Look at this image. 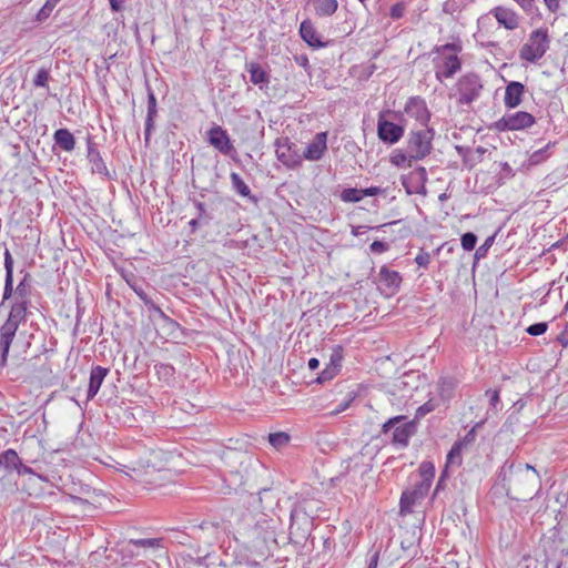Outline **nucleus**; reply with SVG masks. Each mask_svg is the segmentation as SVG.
<instances>
[{
  "label": "nucleus",
  "mask_w": 568,
  "mask_h": 568,
  "mask_svg": "<svg viewBox=\"0 0 568 568\" xmlns=\"http://www.w3.org/2000/svg\"><path fill=\"white\" fill-rule=\"evenodd\" d=\"M498 477L503 481L507 496L516 500H530L541 488L539 473L529 464L506 462Z\"/></svg>",
  "instance_id": "nucleus-1"
},
{
  "label": "nucleus",
  "mask_w": 568,
  "mask_h": 568,
  "mask_svg": "<svg viewBox=\"0 0 568 568\" xmlns=\"http://www.w3.org/2000/svg\"><path fill=\"white\" fill-rule=\"evenodd\" d=\"M403 114L394 110H382L377 120V136L385 143L393 145L404 135L405 125Z\"/></svg>",
  "instance_id": "nucleus-2"
},
{
  "label": "nucleus",
  "mask_w": 568,
  "mask_h": 568,
  "mask_svg": "<svg viewBox=\"0 0 568 568\" xmlns=\"http://www.w3.org/2000/svg\"><path fill=\"white\" fill-rule=\"evenodd\" d=\"M254 535L253 547L262 557H268L273 549L277 547L276 525L273 519L264 517L256 521L252 529Z\"/></svg>",
  "instance_id": "nucleus-3"
},
{
  "label": "nucleus",
  "mask_w": 568,
  "mask_h": 568,
  "mask_svg": "<svg viewBox=\"0 0 568 568\" xmlns=\"http://www.w3.org/2000/svg\"><path fill=\"white\" fill-rule=\"evenodd\" d=\"M550 37L547 28H539L530 32L528 41L519 50V58L536 63L549 50Z\"/></svg>",
  "instance_id": "nucleus-4"
},
{
  "label": "nucleus",
  "mask_w": 568,
  "mask_h": 568,
  "mask_svg": "<svg viewBox=\"0 0 568 568\" xmlns=\"http://www.w3.org/2000/svg\"><path fill=\"white\" fill-rule=\"evenodd\" d=\"M435 131L433 128L424 126V129L413 130L407 139V150L409 156L414 160H423L430 154L433 150V140Z\"/></svg>",
  "instance_id": "nucleus-5"
},
{
  "label": "nucleus",
  "mask_w": 568,
  "mask_h": 568,
  "mask_svg": "<svg viewBox=\"0 0 568 568\" xmlns=\"http://www.w3.org/2000/svg\"><path fill=\"white\" fill-rule=\"evenodd\" d=\"M290 540L296 545L304 544L313 529L314 519L302 507H294L290 514Z\"/></svg>",
  "instance_id": "nucleus-6"
},
{
  "label": "nucleus",
  "mask_w": 568,
  "mask_h": 568,
  "mask_svg": "<svg viewBox=\"0 0 568 568\" xmlns=\"http://www.w3.org/2000/svg\"><path fill=\"white\" fill-rule=\"evenodd\" d=\"M459 104H470L477 100L484 88L480 77L475 72L462 75L456 83Z\"/></svg>",
  "instance_id": "nucleus-7"
},
{
  "label": "nucleus",
  "mask_w": 568,
  "mask_h": 568,
  "mask_svg": "<svg viewBox=\"0 0 568 568\" xmlns=\"http://www.w3.org/2000/svg\"><path fill=\"white\" fill-rule=\"evenodd\" d=\"M276 158L287 169H298L302 166V155L297 145L287 136L277 138L274 142Z\"/></svg>",
  "instance_id": "nucleus-8"
},
{
  "label": "nucleus",
  "mask_w": 568,
  "mask_h": 568,
  "mask_svg": "<svg viewBox=\"0 0 568 568\" xmlns=\"http://www.w3.org/2000/svg\"><path fill=\"white\" fill-rule=\"evenodd\" d=\"M536 123L532 114L526 111L506 113L493 124V128L499 132L518 131L531 128Z\"/></svg>",
  "instance_id": "nucleus-9"
},
{
  "label": "nucleus",
  "mask_w": 568,
  "mask_h": 568,
  "mask_svg": "<svg viewBox=\"0 0 568 568\" xmlns=\"http://www.w3.org/2000/svg\"><path fill=\"white\" fill-rule=\"evenodd\" d=\"M435 77L438 81L453 78L462 69V61L457 54H436L433 58Z\"/></svg>",
  "instance_id": "nucleus-10"
},
{
  "label": "nucleus",
  "mask_w": 568,
  "mask_h": 568,
  "mask_svg": "<svg viewBox=\"0 0 568 568\" xmlns=\"http://www.w3.org/2000/svg\"><path fill=\"white\" fill-rule=\"evenodd\" d=\"M207 141L222 154L235 159V155L237 154L236 149L234 148L227 131L222 126L214 124L207 131Z\"/></svg>",
  "instance_id": "nucleus-11"
},
{
  "label": "nucleus",
  "mask_w": 568,
  "mask_h": 568,
  "mask_svg": "<svg viewBox=\"0 0 568 568\" xmlns=\"http://www.w3.org/2000/svg\"><path fill=\"white\" fill-rule=\"evenodd\" d=\"M405 113L414 118L422 126H428L432 113L422 97H410L404 108Z\"/></svg>",
  "instance_id": "nucleus-12"
},
{
  "label": "nucleus",
  "mask_w": 568,
  "mask_h": 568,
  "mask_svg": "<svg viewBox=\"0 0 568 568\" xmlns=\"http://www.w3.org/2000/svg\"><path fill=\"white\" fill-rule=\"evenodd\" d=\"M19 325L12 324L9 321H4V323L0 326V366L4 367L7 365L10 347L12 342L17 335Z\"/></svg>",
  "instance_id": "nucleus-13"
},
{
  "label": "nucleus",
  "mask_w": 568,
  "mask_h": 568,
  "mask_svg": "<svg viewBox=\"0 0 568 568\" xmlns=\"http://www.w3.org/2000/svg\"><path fill=\"white\" fill-rule=\"evenodd\" d=\"M429 488L430 486L427 484L418 481L414 485L413 489L403 491L399 500L400 514L410 513L415 503L423 499L427 495Z\"/></svg>",
  "instance_id": "nucleus-14"
},
{
  "label": "nucleus",
  "mask_w": 568,
  "mask_h": 568,
  "mask_svg": "<svg viewBox=\"0 0 568 568\" xmlns=\"http://www.w3.org/2000/svg\"><path fill=\"white\" fill-rule=\"evenodd\" d=\"M427 182L426 169L419 166L413 170L407 176H403L402 183L408 194H425Z\"/></svg>",
  "instance_id": "nucleus-15"
},
{
  "label": "nucleus",
  "mask_w": 568,
  "mask_h": 568,
  "mask_svg": "<svg viewBox=\"0 0 568 568\" xmlns=\"http://www.w3.org/2000/svg\"><path fill=\"white\" fill-rule=\"evenodd\" d=\"M129 285L132 287L134 293L139 296V298L143 302V304L148 307L149 312H153L156 314L165 324L170 325L173 328L180 327L179 323L171 317H169L159 305L154 303V301L145 293L143 287L136 282H129Z\"/></svg>",
  "instance_id": "nucleus-16"
},
{
  "label": "nucleus",
  "mask_w": 568,
  "mask_h": 568,
  "mask_svg": "<svg viewBox=\"0 0 568 568\" xmlns=\"http://www.w3.org/2000/svg\"><path fill=\"white\" fill-rule=\"evenodd\" d=\"M87 159L91 163L92 173L110 179V172L98 150L97 143L93 141L91 135L87 138Z\"/></svg>",
  "instance_id": "nucleus-17"
},
{
  "label": "nucleus",
  "mask_w": 568,
  "mask_h": 568,
  "mask_svg": "<svg viewBox=\"0 0 568 568\" xmlns=\"http://www.w3.org/2000/svg\"><path fill=\"white\" fill-rule=\"evenodd\" d=\"M327 150V132H318L314 139L307 144L303 152L302 160L318 161L323 158Z\"/></svg>",
  "instance_id": "nucleus-18"
},
{
  "label": "nucleus",
  "mask_w": 568,
  "mask_h": 568,
  "mask_svg": "<svg viewBox=\"0 0 568 568\" xmlns=\"http://www.w3.org/2000/svg\"><path fill=\"white\" fill-rule=\"evenodd\" d=\"M417 432V422L415 419L397 425L392 434V444L394 446L405 448L409 444V439Z\"/></svg>",
  "instance_id": "nucleus-19"
},
{
  "label": "nucleus",
  "mask_w": 568,
  "mask_h": 568,
  "mask_svg": "<svg viewBox=\"0 0 568 568\" xmlns=\"http://www.w3.org/2000/svg\"><path fill=\"white\" fill-rule=\"evenodd\" d=\"M526 88L521 82L510 81L506 85L504 103L507 109H515L523 102Z\"/></svg>",
  "instance_id": "nucleus-20"
},
{
  "label": "nucleus",
  "mask_w": 568,
  "mask_h": 568,
  "mask_svg": "<svg viewBox=\"0 0 568 568\" xmlns=\"http://www.w3.org/2000/svg\"><path fill=\"white\" fill-rule=\"evenodd\" d=\"M30 306L31 301L14 298L11 303L7 321L20 326V324L24 323L31 314Z\"/></svg>",
  "instance_id": "nucleus-21"
},
{
  "label": "nucleus",
  "mask_w": 568,
  "mask_h": 568,
  "mask_svg": "<svg viewBox=\"0 0 568 568\" xmlns=\"http://www.w3.org/2000/svg\"><path fill=\"white\" fill-rule=\"evenodd\" d=\"M110 369L100 365L93 366L90 372L89 386L87 390V400H91L98 394L104 378Z\"/></svg>",
  "instance_id": "nucleus-22"
},
{
  "label": "nucleus",
  "mask_w": 568,
  "mask_h": 568,
  "mask_svg": "<svg viewBox=\"0 0 568 568\" xmlns=\"http://www.w3.org/2000/svg\"><path fill=\"white\" fill-rule=\"evenodd\" d=\"M301 38L312 48L321 49L327 45L317 33L311 20H304L300 26Z\"/></svg>",
  "instance_id": "nucleus-23"
},
{
  "label": "nucleus",
  "mask_w": 568,
  "mask_h": 568,
  "mask_svg": "<svg viewBox=\"0 0 568 568\" xmlns=\"http://www.w3.org/2000/svg\"><path fill=\"white\" fill-rule=\"evenodd\" d=\"M158 115L156 98L153 90L148 87V113L145 119L144 140L148 144L154 129L155 118Z\"/></svg>",
  "instance_id": "nucleus-24"
},
{
  "label": "nucleus",
  "mask_w": 568,
  "mask_h": 568,
  "mask_svg": "<svg viewBox=\"0 0 568 568\" xmlns=\"http://www.w3.org/2000/svg\"><path fill=\"white\" fill-rule=\"evenodd\" d=\"M378 281L389 294H394L400 286L402 276L397 271H392L384 265L379 270Z\"/></svg>",
  "instance_id": "nucleus-25"
},
{
  "label": "nucleus",
  "mask_w": 568,
  "mask_h": 568,
  "mask_svg": "<svg viewBox=\"0 0 568 568\" xmlns=\"http://www.w3.org/2000/svg\"><path fill=\"white\" fill-rule=\"evenodd\" d=\"M495 19L499 24L505 27L507 30H515L519 26V19L517 13L508 8L496 7L491 10Z\"/></svg>",
  "instance_id": "nucleus-26"
},
{
  "label": "nucleus",
  "mask_w": 568,
  "mask_h": 568,
  "mask_svg": "<svg viewBox=\"0 0 568 568\" xmlns=\"http://www.w3.org/2000/svg\"><path fill=\"white\" fill-rule=\"evenodd\" d=\"M192 537L196 539H216L220 524L216 521H203L199 526H192Z\"/></svg>",
  "instance_id": "nucleus-27"
},
{
  "label": "nucleus",
  "mask_w": 568,
  "mask_h": 568,
  "mask_svg": "<svg viewBox=\"0 0 568 568\" xmlns=\"http://www.w3.org/2000/svg\"><path fill=\"white\" fill-rule=\"evenodd\" d=\"M455 149L457 153L463 158V164L468 169H473L475 165L480 163L483 161L484 154L487 152L486 148L477 146L475 152L478 153V158H475V155L471 154V150L469 148L456 145Z\"/></svg>",
  "instance_id": "nucleus-28"
},
{
  "label": "nucleus",
  "mask_w": 568,
  "mask_h": 568,
  "mask_svg": "<svg viewBox=\"0 0 568 568\" xmlns=\"http://www.w3.org/2000/svg\"><path fill=\"white\" fill-rule=\"evenodd\" d=\"M247 72L250 73V80L253 84L258 85L260 89L267 88L270 83V75L260 63H248Z\"/></svg>",
  "instance_id": "nucleus-29"
},
{
  "label": "nucleus",
  "mask_w": 568,
  "mask_h": 568,
  "mask_svg": "<svg viewBox=\"0 0 568 568\" xmlns=\"http://www.w3.org/2000/svg\"><path fill=\"white\" fill-rule=\"evenodd\" d=\"M53 141L57 146L65 152H71L75 148L74 135L65 128L55 130L53 133Z\"/></svg>",
  "instance_id": "nucleus-30"
},
{
  "label": "nucleus",
  "mask_w": 568,
  "mask_h": 568,
  "mask_svg": "<svg viewBox=\"0 0 568 568\" xmlns=\"http://www.w3.org/2000/svg\"><path fill=\"white\" fill-rule=\"evenodd\" d=\"M232 189L243 197L248 199L252 203L256 204L258 202V197L251 193L248 185L243 181L240 174L232 172L230 174Z\"/></svg>",
  "instance_id": "nucleus-31"
},
{
  "label": "nucleus",
  "mask_w": 568,
  "mask_h": 568,
  "mask_svg": "<svg viewBox=\"0 0 568 568\" xmlns=\"http://www.w3.org/2000/svg\"><path fill=\"white\" fill-rule=\"evenodd\" d=\"M18 465H21V458L14 449L9 448L0 453V467H3L8 473L16 470Z\"/></svg>",
  "instance_id": "nucleus-32"
},
{
  "label": "nucleus",
  "mask_w": 568,
  "mask_h": 568,
  "mask_svg": "<svg viewBox=\"0 0 568 568\" xmlns=\"http://www.w3.org/2000/svg\"><path fill=\"white\" fill-rule=\"evenodd\" d=\"M278 498L274 490L263 488L258 491V503L262 511L272 510L277 505Z\"/></svg>",
  "instance_id": "nucleus-33"
},
{
  "label": "nucleus",
  "mask_w": 568,
  "mask_h": 568,
  "mask_svg": "<svg viewBox=\"0 0 568 568\" xmlns=\"http://www.w3.org/2000/svg\"><path fill=\"white\" fill-rule=\"evenodd\" d=\"M337 8V0H314V10L318 17H331Z\"/></svg>",
  "instance_id": "nucleus-34"
},
{
  "label": "nucleus",
  "mask_w": 568,
  "mask_h": 568,
  "mask_svg": "<svg viewBox=\"0 0 568 568\" xmlns=\"http://www.w3.org/2000/svg\"><path fill=\"white\" fill-rule=\"evenodd\" d=\"M30 293H31V274L29 272H26L22 280L19 282V284L16 287L14 298L31 301Z\"/></svg>",
  "instance_id": "nucleus-35"
},
{
  "label": "nucleus",
  "mask_w": 568,
  "mask_h": 568,
  "mask_svg": "<svg viewBox=\"0 0 568 568\" xmlns=\"http://www.w3.org/2000/svg\"><path fill=\"white\" fill-rule=\"evenodd\" d=\"M220 566L225 568H257L258 564L256 561H252L246 557H236L231 561L221 560L219 562Z\"/></svg>",
  "instance_id": "nucleus-36"
},
{
  "label": "nucleus",
  "mask_w": 568,
  "mask_h": 568,
  "mask_svg": "<svg viewBox=\"0 0 568 568\" xmlns=\"http://www.w3.org/2000/svg\"><path fill=\"white\" fill-rule=\"evenodd\" d=\"M462 443H454L450 450L447 454L445 468L448 470L449 465H462Z\"/></svg>",
  "instance_id": "nucleus-37"
},
{
  "label": "nucleus",
  "mask_w": 568,
  "mask_h": 568,
  "mask_svg": "<svg viewBox=\"0 0 568 568\" xmlns=\"http://www.w3.org/2000/svg\"><path fill=\"white\" fill-rule=\"evenodd\" d=\"M363 197L362 189L356 187L344 189L339 194V199L346 203H356L359 202Z\"/></svg>",
  "instance_id": "nucleus-38"
},
{
  "label": "nucleus",
  "mask_w": 568,
  "mask_h": 568,
  "mask_svg": "<svg viewBox=\"0 0 568 568\" xmlns=\"http://www.w3.org/2000/svg\"><path fill=\"white\" fill-rule=\"evenodd\" d=\"M420 483L432 485V480L435 476V466L430 462H424L419 466Z\"/></svg>",
  "instance_id": "nucleus-39"
},
{
  "label": "nucleus",
  "mask_w": 568,
  "mask_h": 568,
  "mask_svg": "<svg viewBox=\"0 0 568 568\" xmlns=\"http://www.w3.org/2000/svg\"><path fill=\"white\" fill-rule=\"evenodd\" d=\"M193 204L197 210V219L202 221L203 225H209L213 220L212 213L207 210L206 204L200 200L194 199Z\"/></svg>",
  "instance_id": "nucleus-40"
},
{
  "label": "nucleus",
  "mask_w": 568,
  "mask_h": 568,
  "mask_svg": "<svg viewBox=\"0 0 568 568\" xmlns=\"http://www.w3.org/2000/svg\"><path fill=\"white\" fill-rule=\"evenodd\" d=\"M344 359V348L341 345H335L329 356V363L327 365L333 368L341 371L342 363Z\"/></svg>",
  "instance_id": "nucleus-41"
},
{
  "label": "nucleus",
  "mask_w": 568,
  "mask_h": 568,
  "mask_svg": "<svg viewBox=\"0 0 568 568\" xmlns=\"http://www.w3.org/2000/svg\"><path fill=\"white\" fill-rule=\"evenodd\" d=\"M268 443L275 448H282L290 443V435L284 432L268 434Z\"/></svg>",
  "instance_id": "nucleus-42"
},
{
  "label": "nucleus",
  "mask_w": 568,
  "mask_h": 568,
  "mask_svg": "<svg viewBox=\"0 0 568 568\" xmlns=\"http://www.w3.org/2000/svg\"><path fill=\"white\" fill-rule=\"evenodd\" d=\"M552 145H555V142L554 143L549 142L544 148L532 152L531 155L529 156L530 164L536 165V164H539L540 162H542L544 160H546L549 156L548 151Z\"/></svg>",
  "instance_id": "nucleus-43"
},
{
  "label": "nucleus",
  "mask_w": 568,
  "mask_h": 568,
  "mask_svg": "<svg viewBox=\"0 0 568 568\" xmlns=\"http://www.w3.org/2000/svg\"><path fill=\"white\" fill-rule=\"evenodd\" d=\"M154 368L161 379H164L165 382L173 379L175 369L172 365L160 363L156 364Z\"/></svg>",
  "instance_id": "nucleus-44"
},
{
  "label": "nucleus",
  "mask_w": 568,
  "mask_h": 568,
  "mask_svg": "<svg viewBox=\"0 0 568 568\" xmlns=\"http://www.w3.org/2000/svg\"><path fill=\"white\" fill-rule=\"evenodd\" d=\"M438 406V403L434 400L433 398L428 399L426 403H424L422 406H419L416 409L415 413V420H418L423 417H425L427 414L434 412Z\"/></svg>",
  "instance_id": "nucleus-45"
},
{
  "label": "nucleus",
  "mask_w": 568,
  "mask_h": 568,
  "mask_svg": "<svg viewBox=\"0 0 568 568\" xmlns=\"http://www.w3.org/2000/svg\"><path fill=\"white\" fill-rule=\"evenodd\" d=\"M439 393L442 397H449L456 386V382L452 377H444L438 383Z\"/></svg>",
  "instance_id": "nucleus-46"
},
{
  "label": "nucleus",
  "mask_w": 568,
  "mask_h": 568,
  "mask_svg": "<svg viewBox=\"0 0 568 568\" xmlns=\"http://www.w3.org/2000/svg\"><path fill=\"white\" fill-rule=\"evenodd\" d=\"M50 79V70L47 68H40L33 79V85L37 88H48Z\"/></svg>",
  "instance_id": "nucleus-47"
},
{
  "label": "nucleus",
  "mask_w": 568,
  "mask_h": 568,
  "mask_svg": "<svg viewBox=\"0 0 568 568\" xmlns=\"http://www.w3.org/2000/svg\"><path fill=\"white\" fill-rule=\"evenodd\" d=\"M460 243L465 251H473L477 244V235L473 232H466L462 235Z\"/></svg>",
  "instance_id": "nucleus-48"
},
{
  "label": "nucleus",
  "mask_w": 568,
  "mask_h": 568,
  "mask_svg": "<svg viewBox=\"0 0 568 568\" xmlns=\"http://www.w3.org/2000/svg\"><path fill=\"white\" fill-rule=\"evenodd\" d=\"M405 419H406L405 415H398V416H394V417L387 419L382 425L381 434H383V435L388 434L393 428H395L399 423L404 422Z\"/></svg>",
  "instance_id": "nucleus-49"
},
{
  "label": "nucleus",
  "mask_w": 568,
  "mask_h": 568,
  "mask_svg": "<svg viewBox=\"0 0 568 568\" xmlns=\"http://www.w3.org/2000/svg\"><path fill=\"white\" fill-rule=\"evenodd\" d=\"M496 234H493L491 236H488L485 242L476 250L475 252V258L480 260L486 257L488 250L491 247V245L495 242Z\"/></svg>",
  "instance_id": "nucleus-50"
},
{
  "label": "nucleus",
  "mask_w": 568,
  "mask_h": 568,
  "mask_svg": "<svg viewBox=\"0 0 568 568\" xmlns=\"http://www.w3.org/2000/svg\"><path fill=\"white\" fill-rule=\"evenodd\" d=\"M161 539L160 538H146V539H131L129 541L130 545L135 547H158L160 546Z\"/></svg>",
  "instance_id": "nucleus-51"
},
{
  "label": "nucleus",
  "mask_w": 568,
  "mask_h": 568,
  "mask_svg": "<svg viewBox=\"0 0 568 568\" xmlns=\"http://www.w3.org/2000/svg\"><path fill=\"white\" fill-rule=\"evenodd\" d=\"M14 292L13 276L6 275L1 305H3L6 301L10 300L14 295Z\"/></svg>",
  "instance_id": "nucleus-52"
},
{
  "label": "nucleus",
  "mask_w": 568,
  "mask_h": 568,
  "mask_svg": "<svg viewBox=\"0 0 568 568\" xmlns=\"http://www.w3.org/2000/svg\"><path fill=\"white\" fill-rule=\"evenodd\" d=\"M547 329H548V323L539 322V323L529 325L526 328V332H527V334H529L531 336H539V335L545 334L547 332Z\"/></svg>",
  "instance_id": "nucleus-53"
},
{
  "label": "nucleus",
  "mask_w": 568,
  "mask_h": 568,
  "mask_svg": "<svg viewBox=\"0 0 568 568\" xmlns=\"http://www.w3.org/2000/svg\"><path fill=\"white\" fill-rule=\"evenodd\" d=\"M462 50V47L457 43H446L443 45H436L432 50L430 54H445L447 51L458 52Z\"/></svg>",
  "instance_id": "nucleus-54"
},
{
  "label": "nucleus",
  "mask_w": 568,
  "mask_h": 568,
  "mask_svg": "<svg viewBox=\"0 0 568 568\" xmlns=\"http://www.w3.org/2000/svg\"><path fill=\"white\" fill-rule=\"evenodd\" d=\"M338 373L339 371L333 368L329 365H326L325 369L320 374L316 381L317 383L322 384L326 381L333 379Z\"/></svg>",
  "instance_id": "nucleus-55"
},
{
  "label": "nucleus",
  "mask_w": 568,
  "mask_h": 568,
  "mask_svg": "<svg viewBox=\"0 0 568 568\" xmlns=\"http://www.w3.org/2000/svg\"><path fill=\"white\" fill-rule=\"evenodd\" d=\"M338 373L339 371L333 368L329 365H326L325 369L320 374L316 381L317 383L322 384L326 381L333 379Z\"/></svg>",
  "instance_id": "nucleus-56"
},
{
  "label": "nucleus",
  "mask_w": 568,
  "mask_h": 568,
  "mask_svg": "<svg viewBox=\"0 0 568 568\" xmlns=\"http://www.w3.org/2000/svg\"><path fill=\"white\" fill-rule=\"evenodd\" d=\"M406 6L404 2H397L390 7L389 16L394 20H398L404 16Z\"/></svg>",
  "instance_id": "nucleus-57"
},
{
  "label": "nucleus",
  "mask_w": 568,
  "mask_h": 568,
  "mask_svg": "<svg viewBox=\"0 0 568 568\" xmlns=\"http://www.w3.org/2000/svg\"><path fill=\"white\" fill-rule=\"evenodd\" d=\"M519 7L527 13V14H535L538 11V8L535 4V0H515Z\"/></svg>",
  "instance_id": "nucleus-58"
},
{
  "label": "nucleus",
  "mask_w": 568,
  "mask_h": 568,
  "mask_svg": "<svg viewBox=\"0 0 568 568\" xmlns=\"http://www.w3.org/2000/svg\"><path fill=\"white\" fill-rule=\"evenodd\" d=\"M3 257H4L6 275L13 276V263L14 262H13L11 252L9 251L8 247H6V250H4Z\"/></svg>",
  "instance_id": "nucleus-59"
},
{
  "label": "nucleus",
  "mask_w": 568,
  "mask_h": 568,
  "mask_svg": "<svg viewBox=\"0 0 568 568\" xmlns=\"http://www.w3.org/2000/svg\"><path fill=\"white\" fill-rule=\"evenodd\" d=\"M53 9L54 6L47 0L42 8L38 11L37 20L40 22L45 20L51 14Z\"/></svg>",
  "instance_id": "nucleus-60"
},
{
  "label": "nucleus",
  "mask_w": 568,
  "mask_h": 568,
  "mask_svg": "<svg viewBox=\"0 0 568 568\" xmlns=\"http://www.w3.org/2000/svg\"><path fill=\"white\" fill-rule=\"evenodd\" d=\"M480 426V423L476 424L468 433L465 435V437L460 440H457L456 443H462V447L468 446L476 439V428Z\"/></svg>",
  "instance_id": "nucleus-61"
},
{
  "label": "nucleus",
  "mask_w": 568,
  "mask_h": 568,
  "mask_svg": "<svg viewBox=\"0 0 568 568\" xmlns=\"http://www.w3.org/2000/svg\"><path fill=\"white\" fill-rule=\"evenodd\" d=\"M355 396H356V394H355V393H353V392H352V393H349V394H348V398H347V399H345V400H343L342 403H339V404L336 406V408L332 412V414L337 415V414H339V413H342V412L346 410V409L351 406V404H352V402L354 400Z\"/></svg>",
  "instance_id": "nucleus-62"
},
{
  "label": "nucleus",
  "mask_w": 568,
  "mask_h": 568,
  "mask_svg": "<svg viewBox=\"0 0 568 568\" xmlns=\"http://www.w3.org/2000/svg\"><path fill=\"white\" fill-rule=\"evenodd\" d=\"M369 250H371L372 253L382 254V253L387 252L389 250V244L386 243V242H383V241H374L371 244Z\"/></svg>",
  "instance_id": "nucleus-63"
},
{
  "label": "nucleus",
  "mask_w": 568,
  "mask_h": 568,
  "mask_svg": "<svg viewBox=\"0 0 568 568\" xmlns=\"http://www.w3.org/2000/svg\"><path fill=\"white\" fill-rule=\"evenodd\" d=\"M415 262L418 264V266L426 268L430 263V254L424 250H420V252L415 257Z\"/></svg>",
  "instance_id": "nucleus-64"
}]
</instances>
